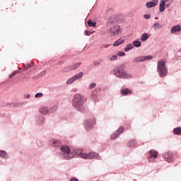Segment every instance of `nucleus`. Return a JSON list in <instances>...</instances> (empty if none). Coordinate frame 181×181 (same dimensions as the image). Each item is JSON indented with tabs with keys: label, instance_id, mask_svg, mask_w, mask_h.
I'll list each match as a JSON object with an SVG mask.
<instances>
[{
	"label": "nucleus",
	"instance_id": "nucleus-1",
	"mask_svg": "<svg viewBox=\"0 0 181 181\" xmlns=\"http://www.w3.org/2000/svg\"><path fill=\"white\" fill-rule=\"evenodd\" d=\"M86 103H87V98L84 95L78 93H76L74 95L72 105L74 110L78 111V112H81L82 114L86 112V107H84V104H86Z\"/></svg>",
	"mask_w": 181,
	"mask_h": 181
},
{
	"label": "nucleus",
	"instance_id": "nucleus-2",
	"mask_svg": "<svg viewBox=\"0 0 181 181\" xmlns=\"http://www.w3.org/2000/svg\"><path fill=\"white\" fill-rule=\"evenodd\" d=\"M71 156H79L82 159H97L98 160H101L102 158L100 154L95 152H90L88 153H83V149L81 148H75L74 151H71Z\"/></svg>",
	"mask_w": 181,
	"mask_h": 181
},
{
	"label": "nucleus",
	"instance_id": "nucleus-3",
	"mask_svg": "<svg viewBox=\"0 0 181 181\" xmlns=\"http://www.w3.org/2000/svg\"><path fill=\"white\" fill-rule=\"evenodd\" d=\"M59 151H61L59 158H61L63 160H70V159H73V156H71V150L69 146L65 144L62 145L59 147Z\"/></svg>",
	"mask_w": 181,
	"mask_h": 181
},
{
	"label": "nucleus",
	"instance_id": "nucleus-4",
	"mask_svg": "<svg viewBox=\"0 0 181 181\" xmlns=\"http://www.w3.org/2000/svg\"><path fill=\"white\" fill-rule=\"evenodd\" d=\"M114 74L117 77V78H124L126 80H129L132 78V76L127 74V71H124L122 67H117L114 69Z\"/></svg>",
	"mask_w": 181,
	"mask_h": 181
},
{
	"label": "nucleus",
	"instance_id": "nucleus-5",
	"mask_svg": "<svg viewBox=\"0 0 181 181\" xmlns=\"http://www.w3.org/2000/svg\"><path fill=\"white\" fill-rule=\"evenodd\" d=\"M57 111V105L53 106H41L40 107V112L42 115H50L54 114Z\"/></svg>",
	"mask_w": 181,
	"mask_h": 181
},
{
	"label": "nucleus",
	"instance_id": "nucleus-6",
	"mask_svg": "<svg viewBox=\"0 0 181 181\" xmlns=\"http://www.w3.org/2000/svg\"><path fill=\"white\" fill-rule=\"evenodd\" d=\"M166 62L158 61L157 62V71L160 77L163 78L168 74V68H166Z\"/></svg>",
	"mask_w": 181,
	"mask_h": 181
},
{
	"label": "nucleus",
	"instance_id": "nucleus-7",
	"mask_svg": "<svg viewBox=\"0 0 181 181\" xmlns=\"http://www.w3.org/2000/svg\"><path fill=\"white\" fill-rule=\"evenodd\" d=\"M95 118L94 117L87 119L84 122L85 129H86V131H90V129H93L94 125H95Z\"/></svg>",
	"mask_w": 181,
	"mask_h": 181
},
{
	"label": "nucleus",
	"instance_id": "nucleus-8",
	"mask_svg": "<svg viewBox=\"0 0 181 181\" xmlns=\"http://www.w3.org/2000/svg\"><path fill=\"white\" fill-rule=\"evenodd\" d=\"M46 119L45 118V116L42 115H38L35 117V122L38 127L43 125Z\"/></svg>",
	"mask_w": 181,
	"mask_h": 181
},
{
	"label": "nucleus",
	"instance_id": "nucleus-9",
	"mask_svg": "<svg viewBox=\"0 0 181 181\" xmlns=\"http://www.w3.org/2000/svg\"><path fill=\"white\" fill-rule=\"evenodd\" d=\"M124 131H125L124 127H119L117 131H115L113 134H111L110 139H116V138H118V136H119V135H121V134H122Z\"/></svg>",
	"mask_w": 181,
	"mask_h": 181
},
{
	"label": "nucleus",
	"instance_id": "nucleus-10",
	"mask_svg": "<svg viewBox=\"0 0 181 181\" xmlns=\"http://www.w3.org/2000/svg\"><path fill=\"white\" fill-rule=\"evenodd\" d=\"M121 27L118 25H116L110 28L109 33H110L111 36H115V35L119 34V30Z\"/></svg>",
	"mask_w": 181,
	"mask_h": 181
},
{
	"label": "nucleus",
	"instance_id": "nucleus-11",
	"mask_svg": "<svg viewBox=\"0 0 181 181\" xmlns=\"http://www.w3.org/2000/svg\"><path fill=\"white\" fill-rule=\"evenodd\" d=\"M163 158L166 160V162L172 163L173 162V153L171 152H165L163 154Z\"/></svg>",
	"mask_w": 181,
	"mask_h": 181
},
{
	"label": "nucleus",
	"instance_id": "nucleus-12",
	"mask_svg": "<svg viewBox=\"0 0 181 181\" xmlns=\"http://www.w3.org/2000/svg\"><path fill=\"white\" fill-rule=\"evenodd\" d=\"M50 145H51V146H53L54 148H59V146H62V141H60L56 139H52L50 141Z\"/></svg>",
	"mask_w": 181,
	"mask_h": 181
},
{
	"label": "nucleus",
	"instance_id": "nucleus-13",
	"mask_svg": "<svg viewBox=\"0 0 181 181\" xmlns=\"http://www.w3.org/2000/svg\"><path fill=\"white\" fill-rule=\"evenodd\" d=\"M128 148H136L138 146V141L135 139H132L127 143Z\"/></svg>",
	"mask_w": 181,
	"mask_h": 181
},
{
	"label": "nucleus",
	"instance_id": "nucleus-14",
	"mask_svg": "<svg viewBox=\"0 0 181 181\" xmlns=\"http://www.w3.org/2000/svg\"><path fill=\"white\" fill-rule=\"evenodd\" d=\"M90 98V100L94 101V103H98V95H97V93H95V91L91 92Z\"/></svg>",
	"mask_w": 181,
	"mask_h": 181
},
{
	"label": "nucleus",
	"instance_id": "nucleus-15",
	"mask_svg": "<svg viewBox=\"0 0 181 181\" xmlns=\"http://www.w3.org/2000/svg\"><path fill=\"white\" fill-rule=\"evenodd\" d=\"M0 158L2 159H9V155L4 150H0Z\"/></svg>",
	"mask_w": 181,
	"mask_h": 181
},
{
	"label": "nucleus",
	"instance_id": "nucleus-16",
	"mask_svg": "<svg viewBox=\"0 0 181 181\" xmlns=\"http://www.w3.org/2000/svg\"><path fill=\"white\" fill-rule=\"evenodd\" d=\"M125 43V40L122 39V38H119V40H117V41H115L113 44V46L115 47H117V46H119V45H122Z\"/></svg>",
	"mask_w": 181,
	"mask_h": 181
},
{
	"label": "nucleus",
	"instance_id": "nucleus-17",
	"mask_svg": "<svg viewBox=\"0 0 181 181\" xmlns=\"http://www.w3.org/2000/svg\"><path fill=\"white\" fill-rule=\"evenodd\" d=\"M166 5V3H165V1H161L159 4V11L160 12H164L165 11V6Z\"/></svg>",
	"mask_w": 181,
	"mask_h": 181
},
{
	"label": "nucleus",
	"instance_id": "nucleus-18",
	"mask_svg": "<svg viewBox=\"0 0 181 181\" xmlns=\"http://www.w3.org/2000/svg\"><path fill=\"white\" fill-rule=\"evenodd\" d=\"M81 64V63H76L75 64L71 65L69 67V69L66 70V71H69L70 70H76V69H78V66Z\"/></svg>",
	"mask_w": 181,
	"mask_h": 181
},
{
	"label": "nucleus",
	"instance_id": "nucleus-19",
	"mask_svg": "<svg viewBox=\"0 0 181 181\" xmlns=\"http://www.w3.org/2000/svg\"><path fill=\"white\" fill-rule=\"evenodd\" d=\"M158 151H156L155 150L149 151V155H150V156L153 158V159H156V158H158Z\"/></svg>",
	"mask_w": 181,
	"mask_h": 181
},
{
	"label": "nucleus",
	"instance_id": "nucleus-20",
	"mask_svg": "<svg viewBox=\"0 0 181 181\" xmlns=\"http://www.w3.org/2000/svg\"><path fill=\"white\" fill-rule=\"evenodd\" d=\"M181 26L180 25H175L171 29V33H176V32H180Z\"/></svg>",
	"mask_w": 181,
	"mask_h": 181
},
{
	"label": "nucleus",
	"instance_id": "nucleus-21",
	"mask_svg": "<svg viewBox=\"0 0 181 181\" xmlns=\"http://www.w3.org/2000/svg\"><path fill=\"white\" fill-rule=\"evenodd\" d=\"M156 5H158V3H155V1H150L146 4V8H153V6H156Z\"/></svg>",
	"mask_w": 181,
	"mask_h": 181
},
{
	"label": "nucleus",
	"instance_id": "nucleus-22",
	"mask_svg": "<svg viewBox=\"0 0 181 181\" xmlns=\"http://www.w3.org/2000/svg\"><path fill=\"white\" fill-rule=\"evenodd\" d=\"M83 76H84V73L79 72V73L76 74L75 76H74L73 77L76 81V80H80V78H82Z\"/></svg>",
	"mask_w": 181,
	"mask_h": 181
},
{
	"label": "nucleus",
	"instance_id": "nucleus-23",
	"mask_svg": "<svg viewBox=\"0 0 181 181\" xmlns=\"http://www.w3.org/2000/svg\"><path fill=\"white\" fill-rule=\"evenodd\" d=\"M143 62H148V60H152L153 59V56L148 55V56H141Z\"/></svg>",
	"mask_w": 181,
	"mask_h": 181
},
{
	"label": "nucleus",
	"instance_id": "nucleus-24",
	"mask_svg": "<svg viewBox=\"0 0 181 181\" xmlns=\"http://www.w3.org/2000/svg\"><path fill=\"white\" fill-rule=\"evenodd\" d=\"M148 38L149 35H148L146 33H143L141 36V40H142V42H146V40H148Z\"/></svg>",
	"mask_w": 181,
	"mask_h": 181
},
{
	"label": "nucleus",
	"instance_id": "nucleus-25",
	"mask_svg": "<svg viewBox=\"0 0 181 181\" xmlns=\"http://www.w3.org/2000/svg\"><path fill=\"white\" fill-rule=\"evenodd\" d=\"M31 64L27 63L26 65L24 64H23L24 70H29V69H30V67H32L33 66H35V63H33V62H32Z\"/></svg>",
	"mask_w": 181,
	"mask_h": 181
},
{
	"label": "nucleus",
	"instance_id": "nucleus-26",
	"mask_svg": "<svg viewBox=\"0 0 181 181\" xmlns=\"http://www.w3.org/2000/svg\"><path fill=\"white\" fill-rule=\"evenodd\" d=\"M132 93L129 88H124L122 90V95H127L128 94H131Z\"/></svg>",
	"mask_w": 181,
	"mask_h": 181
},
{
	"label": "nucleus",
	"instance_id": "nucleus-27",
	"mask_svg": "<svg viewBox=\"0 0 181 181\" xmlns=\"http://www.w3.org/2000/svg\"><path fill=\"white\" fill-rule=\"evenodd\" d=\"M112 25H115V20L112 18H110L107 21V26H112Z\"/></svg>",
	"mask_w": 181,
	"mask_h": 181
},
{
	"label": "nucleus",
	"instance_id": "nucleus-28",
	"mask_svg": "<svg viewBox=\"0 0 181 181\" xmlns=\"http://www.w3.org/2000/svg\"><path fill=\"white\" fill-rule=\"evenodd\" d=\"M175 135H181V127H176L173 129Z\"/></svg>",
	"mask_w": 181,
	"mask_h": 181
},
{
	"label": "nucleus",
	"instance_id": "nucleus-29",
	"mask_svg": "<svg viewBox=\"0 0 181 181\" xmlns=\"http://www.w3.org/2000/svg\"><path fill=\"white\" fill-rule=\"evenodd\" d=\"M133 48H134V46H132V44H128L124 47V52H129V50H132Z\"/></svg>",
	"mask_w": 181,
	"mask_h": 181
},
{
	"label": "nucleus",
	"instance_id": "nucleus-30",
	"mask_svg": "<svg viewBox=\"0 0 181 181\" xmlns=\"http://www.w3.org/2000/svg\"><path fill=\"white\" fill-rule=\"evenodd\" d=\"M141 45L142 43H141L139 40H134L133 42V46H134V47H141Z\"/></svg>",
	"mask_w": 181,
	"mask_h": 181
},
{
	"label": "nucleus",
	"instance_id": "nucleus-31",
	"mask_svg": "<svg viewBox=\"0 0 181 181\" xmlns=\"http://www.w3.org/2000/svg\"><path fill=\"white\" fill-rule=\"evenodd\" d=\"M88 25H89L90 28H95V26H97V23L93 22V21L89 20L88 21Z\"/></svg>",
	"mask_w": 181,
	"mask_h": 181
},
{
	"label": "nucleus",
	"instance_id": "nucleus-32",
	"mask_svg": "<svg viewBox=\"0 0 181 181\" xmlns=\"http://www.w3.org/2000/svg\"><path fill=\"white\" fill-rule=\"evenodd\" d=\"M25 107V102L16 103V108H23Z\"/></svg>",
	"mask_w": 181,
	"mask_h": 181
},
{
	"label": "nucleus",
	"instance_id": "nucleus-33",
	"mask_svg": "<svg viewBox=\"0 0 181 181\" xmlns=\"http://www.w3.org/2000/svg\"><path fill=\"white\" fill-rule=\"evenodd\" d=\"M46 75V70L42 71V72L39 73L37 76H35L34 78H39L40 77H43V76Z\"/></svg>",
	"mask_w": 181,
	"mask_h": 181
},
{
	"label": "nucleus",
	"instance_id": "nucleus-34",
	"mask_svg": "<svg viewBox=\"0 0 181 181\" xmlns=\"http://www.w3.org/2000/svg\"><path fill=\"white\" fill-rule=\"evenodd\" d=\"M6 106L7 108H16V103H8Z\"/></svg>",
	"mask_w": 181,
	"mask_h": 181
},
{
	"label": "nucleus",
	"instance_id": "nucleus-35",
	"mask_svg": "<svg viewBox=\"0 0 181 181\" xmlns=\"http://www.w3.org/2000/svg\"><path fill=\"white\" fill-rule=\"evenodd\" d=\"M142 62V57H137L133 60L134 63H141Z\"/></svg>",
	"mask_w": 181,
	"mask_h": 181
},
{
	"label": "nucleus",
	"instance_id": "nucleus-36",
	"mask_svg": "<svg viewBox=\"0 0 181 181\" xmlns=\"http://www.w3.org/2000/svg\"><path fill=\"white\" fill-rule=\"evenodd\" d=\"M162 28V25H160L159 23H156L153 25V29H155L156 30V29H161Z\"/></svg>",
	"mask_w": 181,
	"mask_h": 181
},
{
	"label": "nucleus",
	"instance_id": "nucleus-37",
	"mask_svg": "<svg viewBox=\"0 0 181 181\" xmlns=\"http://www.w3.org/2000/svg\"><path fill=\"white\" fill-rule=\"evenodd\" d=\"M74 81H75V79H74V76H73V77L69 78V79L66 81V84H73V83H74Z\"/></svg>",
	"mask_w": 181,
	"mask_h": 181
},
{
	"label": "nucleus",
	"instance_id": "nucleus-38",
	"mask_svg": "<svg viewBox=\"0 0 181 181\" xmlns=\"http://www.w3.org/2000/svg\"><path fill=\"white\" fill-rule=\"evenodd\" d=\"M95 87H97V83H92L89 85L88 86V89L91 90L92 88H95Z\"/></svg>",
	"mask_w": 181,
	"mask_h": 181
},
{
	"label": "nucleus",
	"instance_id": "nucleus-39",
	"mask_svg": "<svg viewBox=\"0 0 181 181\" xmlns=\"http://www.w3.org/2000/svg\"><path fill=\"white\" fill-rule=\"evenodd\" d=\"M84 35L86 36H90V35H93V32H90L89 30H86L84 31Z\"/></svg>",
	"mask_w": 181,
	"mask_h": 181
},
{
	"label": "nucleus",
	"instance_id": "nucleus-40",
	"mask_svg": "<svg viewBox=\"0 0 181 181\" xmlns=\"http://www.w3.org/2000/svg\"><path fill=\"white\" fill-rule=\"evenodd\" d=\"M117 57H118L117 55H112V56L110 57V60L111 62H114V61L117 60Z\"/></svg>",
	"mask_w": 181,
	"mask_h": 181
},
{
	"label": "nucleus",
	"instance_id": "nucleus-41",
	"mask_svg": "<svg viewBox=\"0 0 181 181\" xmlns=\"http://www.w3.org/2000/svg\"><path fill=\"white\" fill-rule=\"evenodd\" d=\"M43 95V93H37L35 95V98H41V97Z\"/></svg>",
	"mask_w": 181,
	"mask_h": 181
},
{
	"label": "nucleus",
	"instance_id": "nucleus-42",
	"mask_svg": "<svg viewBox=\"0 0 181 181\" xmlns=\"http://www.w3.org/2000/svg\"><path fill=\"white\" fill-rule=\"evenodd\" d=\"M117 55H119V57H121V56H125V52H122V51H119L117 53Z\"/></svg>",
	"mask_w": 181,
	"mask_h": 181
},
{
	"label": "nucleus",
	"instance_id": "nucleus-43",
	"mask_svg": "<svg viewBox=\"0 0 181 181\" xmlns=\"http://www.w3.org/2000/svg\"><path fill=\"white\" fill-rule=\"evenodd\" d=\"M93 91L97 94V93H100V91H101V88H95Z\"/></svg>",
	"mask_w": 181,
	"mask_h": 181
},
{
	"label": "nucleus",
	"instance_id": "nucleus-44",
	"mask_svg": "<svg viewBox=\"0 0 181 181\" xmlns=\"http://www.w3.org/2000/svg\"><path fill=\"white\" fill-rule=\"evenodd\" d=\"M144 19H149L151 18V15L149 14H144Z\"/></svg>",
	"mask_w": 181,
	"mask_h": 181
},
{
	"label": "nucleus",
	"instance_id": "nucleus-45",
	"mask_svg": "<svg viewBox=\"0 0 181 181\" xmlns=\"http://www.w3.org/2000/svg\"><path fill=\"white\" fill-rule=\"evenodd\" d=\"M148 160H149L150 162L153 163V162H155V158H153V157L149 156V157H148Z\"/></svg>",
	"mask_w": 181,
	"mask_h": 181
},
{
	"label": "nucleus",
	"instance_id": "nucleus-46",
	"mask_svg": "<svg viewBox=\"0 0 181 181\" xmlns=\"http://www.w3.org/2000/svg\"><path fill=\"white\" fill-rule=\"evenodd\" d=\"M93 64L95 66H100V62L98 61H95V62H93Z\"/></svg>",
	"mask_w": 181,
	"mask_h": 181
},
{
	"label": "nucleus",
	"instance_id": "nucleus-47",
	"mask_svg": "<svg viewBox=\"0 0 181 181\" xmlns=\"http://www.w3.org/2000/svg\"><path fill=\"white\" fill-rule=\"evenodd\" d=\"M18 73H19V71H16L13 72L10 77H13V76H15V74H18Z\"/></svg>",
	"mask_w": 181,
	"mask_h": 181
},
{
	"label": "nucleus",
	"instance_id": "nucleus-48",
	"mask_svg": "<svg viewBox=\"0 0 181 181\" xmlns=\"http://www.w3.org/2000/svg\"><path fill=\"white\" fill-rule=\"evenodd\" d=\"M70 181H80V180H78V178L72 177L70 179Z\"/></svg>",
	"mask_w": 181,
	"mask_h": 181
},
{
	"label": "nucleus",
	"instance_id": "nucleus-49",
	"mask_svg": "<svg viewBox=\"0 0 181 181\" xmlns=\"http://www.w3.org/2000/svg\"><path fill=\"white\" fill-rule=\"evenodd\" d=\"M30 97V95L29 93H26L24 95V98H29Z\"/></svg>",
	"mask_w": 181,
	"mask_h": 181
},
{
	"label": "nucleus",
	"instance_id": "nucleus-50",
	"mask_svg": "<svg viewBox=\"0 0 181 181\" xmlns=\"http://www.w3.org/2000/svg\"><path fill=\"white\" fill-rule=\"evenodd\" d=\"M170 5H172L171 3H168L167 4H165L166 8H170Z\"/></svg>",
	"mask_w": 181,
	"mask_h": 181
},
{
	"label": "nucleus",
	"instance_id": "nucleus-51",
	"mask_svg": "<svg viewBox=\"0 0 181 181\" xmlns=\"http://www.w3.org/2000/svg\"><path fill=\"white\" fill-rule=\"evenodd\" d=\"M107 12H108L109 13H110V12L112 13V12H114V9L110 8V9L107 10Z\"/></svg>",
	"mask_w": 181,
	"mask_h": 181
},
{
	"label": "nucleus",
	"instance_id": "nucleus-52",
	"mask_svg": "<svg viewBox=\"0 0 181 181\" xmlns=\"http://www.w3.org/2000/svg\"><path fill=\"white\" fill-rule=\"evenodd\" d=\"M107 47H110V45H105V49H107Z\"/></svg>",
	"mask_w": 181,
	"mask_h": 181
},
{
	"label": "nucleus",
	"instance_id": "nucleus-53",
	"mask_svg": "<svg viewBox=\"0 0 181 181\" xmlns=\"http://www.w3.org/2000/svg\"><path fill=\"white\" fill-rule=\"evenodd\" d=\"M165 1V4H166V2H169V0H163Z\"/></svg>",
	"mask_w": 181,
	"mask_h": 181
},
{
	"label": "nucleus",
	"instance_id": "nucleus-54",
	"mask_svg": "<svg viewBox=\"0 0 181 181\" xmlns=\"http://www.w3.org/2000/svg\"><path fill=\"white\" fill-rule=\"evenodd\" d=\"M63 62H59V63H58V64H63Z\"/></svg>",
	"mask_w": 181,
	"mask_h": 181
},
{
	"label": "nucleus",
	"instance_id": "nucleus-55",
	"mask_svg": "<svg viewBox=\"0 0 181 181\" xmlns=\"http://www.w3.org/2000/svg\"><path fill=\"white\" fill-rule=\"evenodd\" d=\"M153 2H156L158 4V0H152Z\"/></svg>",
	"mask_w": 181,
	"mask_h": 181
},
{
	"label": "nucleus",
	"instance_id": "nucleus-56",
	"mask_svg": "<svg viewBox=\"0 0 181 181\" xmlns=\"http://www.w3.org/2000/svg\"><path fill=\"white\" fill-rule=\"evenodd\" d=\"M154 19H156H156H158V17H155V18H154Z\"/></svg>",
	"mask_w": 181,
	"mask_h": 181
}]
</instances>
